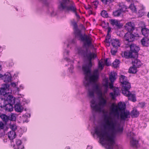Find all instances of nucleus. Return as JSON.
Returning a JSON list of instances; mask_svg holds the SVG:
<instances>
[{
    "label": "nucleus",
    "instance_id": "f257e3e1",
    "mask_svg": "<svg viewBox=\"0 0 149 149\" xmlns=\"http://www.w3.org/2000/svg\"><path fill=\"white\" fill-rule=\"evenodd\" d=\"M123 127H121L117 120L114 117L106 115L103 123L101 127H97L95 132L99 138L100 143L106 146L108 149H124L122 146L118 145L115 141L116 135L121 134Z\"/></svg>",
    "mask_w": 149,
    "mask_h": 149
},
{
    "label": "nucleus",
    "instance_id": "f03ea898",
    "mask_svg": "<svg viewBox=\"0 0 149 149\" xmlns=\"http://www.w3.org/2000/svg\"><path fill=\"white\" fill-rule=\"evenodd\" d=\"M98 79L95 82H91V84L89 86H86L88 88V94L90 97H94V92H95L98 96V101L97 103L95 100L93 99L91 101V106L93 111L95 112H101L103 110L104 107L107 103V97L106 94L107 92L108 83L107 81L104 86L106 88L103 92L102 89L99 88L98 85L95 84L92 86V83H95Z\"/></svg>",
    "mask_w": 149,
    "mask_h": 149
},
{
    "label": "nucleus",
    "instance_id": "7ed1b4c3",
    "mask_svg": "<svg viewBox=\"0 0 149 149\" xmlns=\"http://www.w3.org/2000/svg\"><path fill=\"white\" fill-rule=\"evenodd\" d=\"M75 51L79 55L87 57L90 60L89 63L86 65H83L82 68L85 75L84 84L86 86H89L92 81H96L98 79L99 75V71L97 69L94 70L93 74H91V68L92 67L91 60L92 58V54L90 52L88 53L87 49L84 47L77 48Z\"/></svg>",
    "mask_w": 149,
    "mask_h": 149
},
{
    "label": "nucleus",
    "instance_id": "20e7f679",
    "mask_svg": "<svg viewBox=\"0 0 149 149\" xmlns=\"http://www.w3.org/2000/svg\"><path fill=\"white\" fill-rule=\"evenodd\" d=\"M110 109L111 113L115 117H117L118 118L120 116L121 120H127L130 117V113L129 111L124 110L121 111L120 113L117 106L114 104H112Z\"/></svg>",
    "mask_w": 149,
    "mask_h": 149
},
{
    "label": "nucleus",
    "instance_id": "39448f33",
    "mask_svg": "<svg viewBox=\"0 0 149 149\" xmlns=\"http://www.w3.org/2000/svg\"><path fill=\"white\" fill-rule=\"evenodd\" d=\"M74 32L75 36L79 38L82 41L85 46L88 47L93 46L92 44L93 39L90 36L85 34L83 36L79 29H75Z\"/></svg>",
    "mask_w": 149,
    "mask_h": 149
},
{
    "label": "nucleus",
    "instance_id": "423d86ee",
    "mask_svg": "<svg viewBox=\"0 0 149 149\" xmlns=\"http://www.w3.org/2000/svg\"><path fill=\"white\" fill-rule=\"evenodd\" d=\"M2 101L3 103H0V107L3 108L6 111H11L13 110V105L15 102V98L12 96H8L6 99L3 100Z\"/></svg>",
    "mask_w": 149,
    "mask_h": 149
},
{
    "label": "nucleus",
    "instance_id": "0eeeda50",
    "mask_svg": "<svg viewBox=\"0 0 149 149\" xmlns=\"http://www.w3.org/2000/svg\"><path fill=\"white\" fill-rule=\"evenodd\" d=\"M59 9L61 10H65L68 11H71L73 13L75 12L77 9L74 3L72 2L68 6L64 2H60V4L58 7Z\"/></svg>",
    "mask_w": 149,
    "mask_h": 149
},
{
    "label": "nucleus",
    "instance_id": "6e6552de",
    "mask_svg": "<svg viewBox=\"0 0 149 149\" xmlns=\"http://www.w3.org/2000/svg\"><path fill=\"white\" fill-rule=\"evenodd\" d=\"M2 86L3 87L0 88V95H3L4 100L5 98L6 99L8 96H12L9 94V85L7 84H3Z\"/></svg>",
    "mask_w": 149,
    "mask_h": 149
},
{
    "label": "nucleus",
    "instance_id": "1a4fd4ad",
    "mask_svg": "<svg viewBox=\"0 0 149 149\" xmlns=\"http://www.w3.org/2000/svg\"><path fill=\"white\" fill-rule=\"evenodd\" d=\"M134 134L131 132H129L127 134V136L130 139V142L131 145L133 147L137 148L138 147V142L136 140L134 139Z\"/></svg>",
    "mask_w": 149,
    "mask_h": 149
},
{
    "label": "nucleus",
    "instance_id": "9d476101",
    "mask_svg": "<svg viewBox=\"0 0 149 149\" xmlns=\"http://www.w3.org/2000/svg\"><path fill=\"white\" fill-rule=\"evenodd\" d=\"M122 93L124 94L128 93L129 89L131 88V84L129 82L121 84Z\"/></svg>",
    "mask_w": 149,
    "mask_h": 149
},
{
    "label": "nucleus",
    "instance_id": "9b49d317",
    "mask_svg": "<svg viewBox=\"0 0 149 149\" xmlns=\"http://www.w3.org/2000/svg\"><path fill=\"white\" fill-rule=\"evenodd\" d=\"M124 39L125 43L127 44L130 42H133L134 40V38L133 35L129 32L125 34L124 36Z\"/></svg>",
    "mask_w": 149,
    "mask_h": 149
},
{
    "label": "nucleus",
    "instance_id": "f8f14e48",
    "mask_svg": "<svg viewBox=\"0 0 149 149\" xmlns=\"http://www.w3.org/2000/svg\"><path fill=\"white\" fill-rule=\"evenodd\" d=\"M130 48L131 52L135 58H137L138 56V52L140 49L139 47L135 45L132 44L130 45Z\"/></svg>",
    "mask_w": 149,
    "mask_h": 149
},
{
    "label": "nucleus",
    "instance_id": "ddd939ff",
    "mask_svg": "<svg viewBox=\"0 0 149 149\" xmlns=\"http://www.w3.org/2000/svg\"><path fill=\"white\" fill-rule=\"evenodd\" d=\"M110 24L113 26H116L117 28H122L123 26L122 23L118 20L110 19L109 20Z\"/></svg>",
    "mask_w": 149,
    "mask_h": 149
},
{
    "label": "nucleus",
    "instance_id": "4468645a",
    "mask_svg": "<svg viewBox=\"0 0 149 149\" xmlns=\"http://www.w3.org/2000/svg\"><path fill=\"white\" fill-rule=\"evenodd\" d=\"M113 92L110 93L109 95L113 100H114L116 97L120 94V90L119 88L118 87L114 88L112 90Z\"/></svg>",
    "mask_w": 149,
    "mask_h": 149
},
{
    "label": "nucleus",
    "instance_id": "2eb2a0df",
    "mask_svg": "<svg viewBox=\"0 0 149 149\" xmlns=\"http://www.w3.org/2000/svg\"><path fill=\"white\" fill-rule=\"evenodd\" d=\"M105 65H106L107 66H108L110 65V63L109 62H107V59L104 60V61L103 60L100 61L98 63L99 68L101 70H102L103 69Z\"/></svg>",
    "mask_w": 149,
    "mask_h": 149
},
{
    "label": "nucleus",
    "instance_id": "dca6fc26",
    "mask_svg": "<svg viewBox=\"0 0 149 149\" xmlns=\"http://www.w3.org/2000/svg\"><path fill=\"white\" fill-rule=\"evenodd\" d=\"M122 56L126 58H135L133 53L130 52H124L122 53Z\"/></svg>",
    "mask_w": 149,
    "mask_h": 149
},
{
    "label": "nucleus",
    "instance_id": "f3484780",
    "mask_svg": "<svg viewBox=\"0 0 149 149\" xmlns=\"http://www.w3.org/2000/svg\"><path fill=\"white\" fill-rule=\"evenodd\" d=\"M127 29L129 32L133 35L134 38L135 37L139 36V32L137 29Z\"/></svg>",
    "mask_w": 149,
    "mask_h": 149
},
{
    "label": "nucleus",
    "instance_id": "a211bd4d",
    "mask_svg": "<svg viewBox=\"0 0 149 149\" xmlns=\"http://www.w3.org/2000/svg\"><path fill=\"white\" fill-rule=\"evenodd\" d=\"M126 94H124V95L128 97L129 100H130L133 102H135L136 101L135 95V94H132L130 91H129L128 93H126Z\"/></svg>",
    "mask_w": 149,
    "mask_h": 149
},
{
    "label": "nucleus",
    "instance_id": "6ab92c4d",
    "mask_svg": "<svg viewBox=\"0 0 149 149\" xmlns=\"http://www.w3.org/2000/svg\"><path fill=\"white\" fill-rule=\"evenodd\" d=\"M141 44L143 46H148L149 45V37H145L141 40Z\"/></svg>",
    "mask_w": 149,
    "mask_h": 149
},
{
    "label": "nucleus",
    "instance_id": "aec40b11",
    "mask_svg": "<svg viewBox=\"0 0 149 149\" xmlns=\"http://www.w3.org/2000/svg\"><path fill=\"white\" fill-rule=\"evenodd\" d=\"M111 44L114 48H117L120 45L119 41L116 39H113L111 40Z\"/></svg>",
    "mask_w": 149,
    "mask_h": 149
},
{
    "label": "nucleus",
    "instance_id": "412c9836",
    "mask_svg": "<svg viewBox=\"0 0 149 149\" xmlns=\"http://www.w3.org/2000/svg\"><path fill=\"white\" fill-rule=\"evenodd\" d=\"M14 109L15 111L17 112H22L23 110V108L20 103H16L15 105Z\"/></svg>",
    "mask_w": 149,
    "mask_h": 149
},
{
    "label": "nucleus",
    "instance_id": "4be33fe9",
    "mask_svg": "<svg viewBox=\"0 0 149 149\" xmlns=\"http://www.w3.org/2000/svg\"><path fill=\"white\" fill-rule=\"evenodd\" d=\"M118 9L122 12H124L126 11H128L127 10L128 8L123 3H120L119 4Z\"/></svg>",
    "mask_w": 149,
    "mask_h": 149
},
{
    "label": "nucleus",
    "instance_id": "5701e85b",
    "mask_svg": "<svg viewBox=\"0 0 149 149\" xmlns=\"http://www.w3.org/2000/svg\"><path fill=\"white\" fill-rule=\"evenodd\" d=\"M119 79L121 84L129 82L127 77L124 75H121Z\"/></svg>",
    "mask_w": 149,
    "mask_h": 149
},
{
    "label": "nucleus",
    "instance_id": "b1692460",
    "mask_svg": "<svg viewBox=\"0 0 149 149\" xmlns=\"http://www.w3.org/2000/svg\"><path fill=\"white\" fill-rule=\"evenodd\" d=\"M135 24L134 22H128L124 26L125 28H135Z\"/></svg>",
    "mask_w": 149,
    "mask_h": 149
},
{
    "label": "nucleus",
    "instance_id": "393cba45",
    "mask_svg": "<svg viewBox=\"0 0 149 149\" xmlns=\"http://www.w3.org/2000/svg\"><path fill=\"white\" fill-rule=\"evenodd\" d=\"M132 63L134 66L136 68H139L141 66V63L140 61L138 59H135L132 61Z\"/></svg>",
    "mask_w": 149,
    "mask_h": 149
},
{
    "label": "nucleus",
    "instance_id": "a878e982",
    "mask_svg": "<svg viewBox=\"0 0 149 149\" xmlns=\"http://www.w3.org/2000/svg\"><path fill=\"white\" fill-rule=\"evenodd\" d=\"M116 73L114 72H111L110 73L109 76V79L111 83H113L116 80Z\"/></svg>",
    "mask_w": 149,
    "mask_h": 149
},
{
    "label": "nucleus",
    "instance_id": "bb28decb",
    "mask_svg": "<svg viewBox=\"0 0 149 149\" xmlns=\"http://www.w3.org/2000/svg\"><path fill=\"white\" fill-rule=\"evenodd\" d=\"M16 134L15 131H11L8 133V137L10 140L13 139L15 138Z\"/></svg>",
    "mask_w": 149,
    "mask_h": 149
},
{
    "label": "nucleus",
    "instance_id": "cd10ccee",
    "mask_svg": "<svg viewBox=\"0 0 149 149\" xmlns=\"http://www.w3.org/2000/svg\"><path fill=\"white\" fill-rule=\"evenodd\" d=\"M118 110V109L120 110L123 111L125 110V105L124 103L122 102H119L118 104V106H117Z\"/></svg>",
    "mask_w": 149,
    "mask_h": 149
},
{
    "label": "nucleus",
    "instance_id": "c85d7f7f",
    "mask_svg": "<svg viewBox=\"0 0 149 149\" xmlns=\"http://www.w3.org/2000/svg\"><path fill=\"white\" fill-rule=\"evenodd\" d=\"M141 32L143 36L145 37H148L149 35V30L148 29H142Z\"/></svg>",
    "mask_w": 149,
    "mask_h": 149
},
{
    "label": "nucleus",
    "instance_id": "c756f323",
    "mask_svg": "<svg viewBox=\"0 0 149 149\" xmlns=\"http://www.w3.org/2000/svg\"><path fill=\"white\" fill-rule=\"evenodd\" d=\"M137 72V68L133 65V66L130 67L129 70V73L132 74L136 73Z\"/></svg>",
    "mask_w": 149,
    "mask_h": 149
},
{
    "label": "nucleus",
    "instance_id": "7c9ffc66",
    "mask_svg": "<svg viewBox=\"0 0 149 149\" xmlns=\"http://www.w3.org/2000/svg\"><path fill=\"white\" fill-rule=\"evenodd\" d=\"M16 146L14 145L13 147L14 149H19V148L18 147L22 143V142L21 140L19 139H17L15 141Z\"/></svg>",
    "mask_w": 149,
    "mask_h": 149
},
{
    "label": "nucleus",
    "instance_id": "2f4dec72",
    "mask_svg": "<svg viewBox=\"0 0 149 149\" xmlns=\"http://www.w3.org/2000/svg\"><path fill=\"white\" fill-rule=\"evenodd\" d=\"M139 111L136 109H133L132 112V117H137L139 115Z\"/></svg>",
    "mask_w": 149,
    "mask_h": 149
},
{
    "label": "nucleus",
    "instance_id": "473e14b6",
    "mask_svg": "<svg viewBox=\"0 0 149 149\" xmlns=\"http://www.w3.org/2000/svg\"><path fill=\"white\" fill-rule=\"evenodd\" d=\"M120 61L117 59H116L113 63V65L114 68H117L119 66L120 63Z\"/></svg>",
    "mask_w": 149,
    "mask_h": 149
},
{
    "label": "nucleus",
    "instance_id": "72a5a7b5",
    "mask_svg": "<svg viewBox=\"0 0 149 149\" xmlns=\"http://www.w3.org/2000/svg\"><path fill=\"white\" fill-rule=\"evenodd\" d=\"M101 15L104 18H107L108 17V13L107 11L105 10L102 11L100 13Z\"/></svg>",
    "mask_w": 149,
    "mask_h": 149
},
{
    "label": "nucleus",
    "instance_id": "f704fd0d",
    "mask_svg": "<svg viewBox=\"0 0 149 149\" xmlns=\"http://www.w3.org/2000/svg\"><path fill=\"white\" fill-rule=\"evenodd\" d=\"M122 13L118 9V10L113 12V14L114 16H118L121 14Z\"/></svg>",
    "mask_w": 149,
    "mask_h": 149
},
{
    "label": "nucleus",
    "instance_id": "c9c22d12",
    "mask_svg": "<svg viewBox=\"0 0 149 149\" xmlns=\"http://www.w3.org/2000/svg\"><path fill=\"white\" fill-rule=\"evenodd\" d=\"M76 41L75 39L69 41L68 44L67 45V47H70L71 45H75Z\"/></svg>",
    "mask_w": 149,
    "mask_h": 149
},
{
    "label": "nucleus",
    "instance_id": "e433bc0d",
    "mask_svg": "<svg viewBox=\"0 0 149 149\" xmlns=\"http://www.w3.org/2000/svg\"><path fill=\"white\" fill-rule=\"evenodd\" d=\"M128 8L130 9L133 12L136 11V8L133 4H131Z\"/></svg>",
    "mask_w": 149,
    "mask_h": 149
},
{
    "label": "nucleus",
    "instance_id": "4c0bfd02",
    "mask_svg": "<svg viewBox=\"0 0 149 149\" xmlns=\"http://www.w3.org/2000/svg\"><path fill=\"white\" fill-rule=\"evenodd\" d=\"M98 4V1H94L92 3V6L93 7L96 9L97 8Z\"/></svg>",
    "mask_w": 149,
    "mask_h": 149
},
{
    "label": "nucleus",
    "instance_id": "58836bf2",
    "mask_svg": "<svg viewBox=\"0 0 149 149\" xmlns=\"http://www.w3.org/2000/svg\"><path fill=\"white\" fill-rule=\"evenodd\" d=\"M11 80V77L10 76V75H6L5 80L4 81L6 82H9Z\"/></svg>",
    "mask_w": 149,
    "mask_h": 149
},
{
    "label": "nucleus",
    "instance_id": "ea45409f",
    "mask_svg": "<svg viewBox=\"0 0 149 149\" xmlns=\"http://www.w3.org/2000/svg\"><path fill=\"white\" fill-rule=\"evenodd\" d=\"M10 119L11 120H15L16 119V116L15 114L12 113L9 116Z\"/></svg>",
    "mask_w": 149,
    "mask_h": 149
},
{
    "label": "nucleus",
    "instance_id": "a19ab883",
    "mask_svg": "<svg viewBox=\"0 0 149 149\" xmlns=\"http://www.w3.org/2000/svg\"><path fill=\"white\" fill-rule=\"evenodd\" d=\"M71 25H72L74 28H78V26L77 22L74 20L71 22Z\"/></svg>",
    "mask_w": 149,
    "mask_h": 149
},
{
    "label": "nucleus",
    "instance_id": "79ce46f5",
    "mask_svg": "<svg viewBox=\"0 0 149 149\" xmlns=\"http://www.w3.org/2000/svg\"><path fill=\"white\" fill-rule=\"evenodd\" d=\"M139 25V28H146V26L144 22H141Z\"/></svg>",
    "mask_w": 149,
    "mask_h": 149
},
{
    "label": "nucleus",
    "instance_id": "37998d69",
    "mask_svg": "<svg viewBox=\"0 0 149 149\" xmlns=\"http://www.w3.org/2000/svg\"><path fill=\"white\" fill-rule=\"evenodd\" d=\"M10 128L12 131H14L17 129V126L16 125L13 124L10 125Z\"/></svg>",
    "mask_w": 149,
    "mask_h": 149
},
{
    "label": "nucleus",
    "instance_id": "c03bdc74",
    "mask_svg": "<svg viewBox=\"0 0 149 149\" xmlns=\"http://www.w3.org/2000/svg\"><path fill=\"white\" fill-rule=\"evenodd\" d=\"M115 48L116 49H114L113 48H112L111 49V54L112 55H115L116 54L117 52V48Z\"/></svg>",
    "mask_w": 149,
    "mask_h": 149
},
{
    "label": "nucleus",
    "instance_id": "a18cd8bd",
    "mask_svg": "<svg viewBox=\"0 0 149 149\" xmlns=\"http://www.w3.org/2000/svg\"><path fill=\"white\" fill-rule=\"evenodd\" d=\"M101 1L104 4H107L108 3H110L111 0H101Z\"/></svg>",
    "mask_w": 149,
    "mask_h": 149
},
{
    "label": "nucleus",
    "instance_id": "49530a36",
    "mask_svg": "<svg viewBox=\"0 0 149 149\" xmlns=\"http://www.w3.org/2000/svg\"><path fill=\"white\" fill-rule=\"evenodd\" d=\"M110 39V37H109V35H107V36L106 37L105 40L104 41V42H107V43H108L109 45L108 46H109V40Z\"/></svg>",
    "mask_w": 149,
    "mask_h": 149
},
{
    "label": "nucleus",
    "instance_id": "de8ad7c7",
    "mask_svg": "<svg viewBox=\"0 0 149 149\" xmlns=\"http://www.w3.org/2000/svg\"><path fill=\"white\" fill-rule=\"evenodd\" d=\"M113 83H111H111H110L109 84V88L111 89H112V90L113 89V88H115V87H114L113 86Z\"/></svg>",
    "mask_w": 149,
    "mask_h": 149
},
{
    "label": "nucleus",
    "instance_id": "09e8293b",
    "mask_svg": "<svg viewBox=\"0 0 149 149\" xmlns=\"http://www.w3.org/2000/svg\"><path fill=\"white\" fill-rule=\"evenodd\" d=\"M139 15L141 17L143 15L144 13L143 12H142L141 10H139Z\"/></svg>",
    "mask_w": 149,
    "mask_h": 149
},
{
    "label": "nucleus",
    "instance_id": "8fccbe9b",
    "mask_svg": "<svg viewBox=\"0 0 149 149\" xmlns=\"http://www.w3.org/2000/svg\"><path fill=\"white\" fill-rule=\"evenodd\" d=\"M139 105L140 107L142 108L145 106V104L144 102H141L139 103Z\"/></svg>",
    "mask_w": 149,
    "mask_h": 149
},
{
    "label": "nucleus",
    "instance_id": "3c124183",
    "mask_svg": "<svg viewBox=\"0 0 149 149\" xmlns=\"http://www.w3.org/2000/svg\"><path fill=\"white\" fill-rule=\"evenodd\" d=\"M64 59L66 61H67L68 62H70V64H71V63H73V61H70V60L68 58H64Z\"/></svg>",
    "mask_w": 149,
    "mask_h": 149
},
{
    "label": "nucleus",
    "instance_id": "603ef678",
    "mask_svg": "<svg viewBox=\"0 0 149 149\" xmlns=\"http://www.w3.org/2000/svg\"><path fill=\"white\" fill-rule=\"evenodd\" d=\"M74 13L75 14V15L76 16L77 18H79V19L80 18V16H79V15L78 14H77V10H76V12H74Z\"/></svg>",
    "mask_w": 149,
    "mask_h": 149
},
{
    "label": "nucleus",
    "instance_id": "864d4df0",
    "mask_svg": "<svg viewBox=\"0 0 149 149\" xmlns=\"http://www.w3.org/2000/svg\"><path fill=\"white\" fill-rule=\"evenodd\" d=\"M70 69L69 70V71L70 72H72V70L73 69V66L72 64H71L70 67Z\"/></svg>",
    "mask_w": 149,
    "mask_h": 149
},
{
    "label": "nucleus",
    "instance_id": "5fc2aeb1",
    "mask_svg": "<svg viewBox=\"0 0 149 149\" xmlns=\"http://www.w3.org/2000/svg\"><path fill=\"white\" fill-rule=\"evenodd\" d=\"M69 53V51L67 50H65L64 52V56L68 55Z\"/></svg>",
    "mask_w": 149,
    "mask_h": 149
},
{
    "label": "nucleus",
    "instance_id": "6e6d98bb",
    "mask_svg": "<svg viewBox=\"0 0 149 149\" xmlns=\"http://www.w3.org/2000/svg\"><path fill=\"white\" fill-rule=\"evenodd\" d=\"M3 124L2 122H0V127L1 128H3Z\"/></svg>",
    "mask_w": 149,
    "mask_h": 149
},
{
    "label": "nucleus",
    "instance_id": "4d7b16f0",
    "mask_svg": "<svg viewBox=\"0 0 149 149\" xmlns=\"http://www.w3.org/2000/svg\"><path fill=\"white\" fill-rule=\"evenodd\" d=\"M11 85L12 86L15 87L16 86V84L14 83H11Z\"/></svg>",
    "mask_w": 149,
    "mask_h": 149
},
{
    "label": "nucleus",
    "instance_id": "13d9d810",
    "mask_svg": "<svg viewBox=\"0 0 149 149\" xmlns=\"http://www.w3.org/2000/svg\"><path fill=\"white\" fill-rule=\"evenodd\" d=\"M63 1L61 2H64L66 4V2L67 1H68V2H69L70 0H62Z\"/></svg>",
    "mask_w": 149,
    "mask_h": 149
},
{
    "label": "nucleus",
    "instance_id": "bf43d9fd",
    "mask_svg": "<svg viewBox=\"0 0 149 149\" xmlns=\"http://www.w3.org/2000/svg\"><path fill=\"white\" fill-rule=\"evenodd\" d=\"M87 149H92V147L91 146H87Z\"/></svg>",
    "mask_w": 149,
    "mask_h": 149
},
{
    "label": "nucleus",
    "instance_id": "052dcab7",
    "mask_svg": "<svg viewBox=\"0 0 149 149\" xmlns=\"http://www.w3.org/2000/svg\"><path fill=\"white\" fill-rule=\"evenodd\" d=\"M96 56V55L94 54H92V58H94Z\"/></svg>",
    "mask_w": 149,
    "mask_h": 149
},
{
    "label": "nucleus",
    "instance_id": "680f3d73",
    "mask_svg": "<svg viewBox=\"0 0 149 149\" xmlns=\"http://www.w3.org/2000/svg\"><path fill=\"white\" fill-rule=\"evenodd\" d=\"M111 29H108V31L107 32V35H109V33L111 31Z\"/></svg>",
    "mask_w": 149,
    "mask_h": 149
},
{
    "label": "nucleus",
    "instance_id": "e2e57ef3",
    "mask_svg": "<svg viewBox=\"0 0 149 149\" xmlns=\"http://www.w3.org/2000/svg\"><path fill=\"white\" fill-rule=\"evenodd\" d=\"M148 17L149 18V12H148V14H147V15Z\"/></svg>",
    "mask_w": 149,
    "mask_h": 149
},
{
    "label": "nucleus",
    "instance_id": "0e129e2a",
    "mask_svg": "<svg viewBox=\"0 0 149 149\" xmlns=\"http://www.w3.org/2000/svg\"><path fill=\"white\" fill-rule=\"evenodd\" d=\"M91 8V6H88V9H90V8Z\"/></svg>",
    "mask_w": 149,
    "mask_h": 149
},
{
    "label": "nucleus",
    "instance_id": "69168bd1",
    "mask_svg": "<svg viewBox=\"0 0 149 149\" xmlns=\"http://www.w3.org/2000/svg\"><path fill=\"white\" fill-rule=\"evenodd\" d=\"M65 149H70V148L69 147H66L65 148Z\"/></svg>",
    "mask_w": 149,
    "mask_h": 149
},
{
    "label": "nucleus",
    "instance_id": "338daca9",
    "mask_svg": "<svg viewBox=\"0 0 149 149\" xmlns=\"http://www.w3.org/2000/svg\"><path fill=\"white\" fill-rule=\"evenodd\" d=\"M17 90L18 91H19V89L18 88H17Z\"/></svg>",
    "mask_w": 149,
    "mask_h": 149
},
{
    "label": "nucleus",
    "instance_id": "774afa93",
    "mask_svg": "<svg viewBox=\"0 0 149 149\" xmlns=\"http://www.w3.org/2000/svg\"><path fill=\"white\" fill-rule=\"evenodd\" d=\"M20 87L21 88H22V89H23V88L22 86H20Z\"/></svg>",
    "mask_w": 149,
    "mask_h": 149
}]
</instances>
